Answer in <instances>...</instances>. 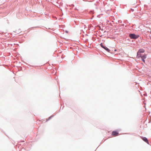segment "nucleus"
<instances>
[{"mask_svg":"<svg viewBox=\"0 0 151 151\" xmlns=\"http://www.w3.org/2000/svg\"><path fill=\"white\" fill-rule=\"evenodd\" d=\"M101 46L103 48H105V46H104L101 43L100 44Z\"/></svg>","mask_w":151,"mask_h":151,"instance_id":"0eeeda50","label":"nucleus"},{"mask_svg":"<svg viewBox=\"0 0 151 151\" xmlns=\"http://www.w3.org/2000/svg\"><path fill=\"white\" fill-rule=\"evenodd\" d=\"M146 58V55H144L142 57V61H143L144 63H145V60L144 59H143V58Z\"/></svg>","mask_w":151,"mask_h":151,"instance_id":"39448f33","label":"nucleus"},{"mask_svg":"<svg viewBox=\"0 0 151 151\" xmlns=\"http://www.w3.org/2000/svg\"><path fill=\"white\" fill-rule=\"evenodd\" d=\"M142 139L143 140H144L145 142H146L148 144H149V142H148V140H147V139L145 137H142Z\"/></svg>","mask_w":151,"mask_h":151,"instance_id":"20e7f679","label":"nucleus"},{"mask_svg":"<svg viewBox=\"0 0 151 151\" xmlns=\"http://www.w3.org/2000/svg\"><path fill=\"white\" fill-rule=\"evenodd\" d=\"M142 52V51H141V50H139L137 53V56L138 58H141L142 57V55L141 53Z\"/></svg>","mask_w":151,"mask_h":151,"instance_id":"f03ea898","label":"nucleus"},{"mask_svg":"<svg viewBox=\"0 0 151 151\" xmlns=\"http://www.w3.org/2000/svg\"><path fill=\"white\" fill-rule=\"evenodd\" d=\"M118 134V132L116 131H113L112 133V135L115 136H116Z\"/></svg>","mask_w":151,"mask_h":151,"instance_id":"7ed1b4c3","label":"nucleus"},{"mask_svg":"<svg viewBox=\"0 0 151 151\" xmlns=\"http://www.w3.org/2000/svg\"><path fill=\"white\" fill-rule=\"evenodd\" d=\"M47 121L46 122H47Z\"/></svg>","mask_w":151,"mask_h":151,"instance_id":"1a4fd4ad","label":"nucleus"},{"mask_svg":"<svg viewBox=\"0 0 151 151\" xmlns=\"http://www.w3.org/2000/svg\"><path fill=\"white\" fill-rule=\"evenodd\" d=\"M104 49H105L108 52H109V51L110 50L106 47H105V48Z\"/></svg>","mask_w":151,"mask_h":151,"instance_id":"423d86ee","label":"nucleus"},{"mask_svg":"<svg viewBox=\"0 0 151 151\" xmlns=\"http://www.w3.org/2000/svg\"><path fill=\"white\" fill-rule=\"evenodd\" d=\"M144 52V51L142 50V52Z\"/></svg>","mask_w":151,"mask_h":151,"instance_id":"6e6552de","label":"nucleus"},{"mask_svg":"<svg viewBox=\"0 0 151 151\" xmlns=\"http://www.w3.org/2000/svg\"><path fill=\"white\" fill-rule=\"evenodd\" d=\"M150 33L151 34V31H150Z\"/></svg>","mask_w":151,"mask_h":151,"instance_id":"9d476101","label":"nucleus"},{"mask_svg":"<svg viewBox=\"0 0 151 151\" xmlns=\"http://www.w3.org/2000/svg\"><path fill=\"white\" fill-rule=\"evenodd\" d=\"M139 36L136 35L134 34H130L129 35V37H130L131 39H135L137 38Z\"/></svg>","mask_w":151,"mask_h":151,"instance_id":"f257e3e1","label":"nucleus"}]
</instances>
